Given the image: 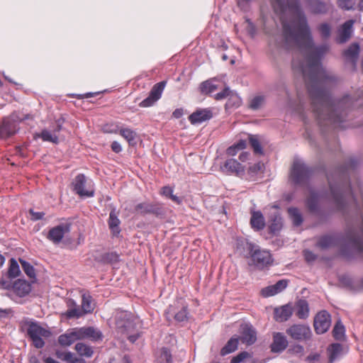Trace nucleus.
Returning a JSON list of instances; mask_svg holds the SVG:
<instances>
[{"label":"nucleus","mask_w":363,"mask_h":363,"mask_svg":"<svg viewBox=\"0 0 363 363\" xmlns=\"http://www.w3.org/2000/svg\"><path fill=\"white\" fill-rule=\"evenodd\" d=\"M62 125L58 121L57 128L53 130H43L40 133H35L34 138H42L43 141L46 142H51L52 143H58V135L57 133L61 130Z\"/></svg>","instance_id":"nucleus-16"},{"label":"nucleus","mask_w":363,"mask_h":363,"mask_svg":"<svg viewBox=\"0 0 363 363\" xmlns=\"http://www.w3.org/2000/svg\"><path fill=\"white\" fill-rule=\"evenodd\" d=\"M138 213L145 214L152 211V206L147 203H141L138 204L135 208Z\"/></svg>","instance_id":"nucleus-46"},{"label":"nucleus","mask_w":363,"mask_h":363,"mask_svg":"<svg viewBox=\"0 0 363 363\" xmlns=\"http://www.w3.org/2000/svg\"><path fill=\"white\" fill-rule=\"evenodd\" d=\"M79 340L77 328H72L66 331L65 333L58 337V343L64 347H67Z\"/></svg>","instance_id":"nucleus-17"},{"label":"nucleus","mask_w":363,"mask_h":363,"mask_svg":"<svg viewBox=\"0 0 363 363\" xmlns=\"http://www.w3.org/2000/svg\"><path fill=\"white\" fill-rule=\"evenodd\" d=\"M223 170L228 173L240 174L244 172V167L237 160L229 159L225 161L223 167Z\"/></svg>","instance_id":"nucleus-24"},{"label":"nucleus","mask_w":363,"mask_h":363,"mask_svg":"<svg viewBox=\"0 0 363 363\" xmlns=\"http://www.w3.org/2000/svg\"><path fill=\"white\" fill-rule=\"evenodd\" d=\"M230 93H231V91L229 89L228 87H226L221 92L216 94L215 95V99L216 100H222L226 97H228Z\"/></svg>","instance_id":"nucleus-52"},{"label":"nucleus","mask_w":363,"mask_h":363,"mask_svg":"<svg viewBox=\"0 0 363 363\" xmlns=\"http://www.w3.org/2000/svg\"><path fill=\"white\" fill-rule=\"evenodd\" d=\"M119 133L120 135L124 138L130 145H133L135 143L137 134L134 130L130 128H121L120 129Z\"/></svg>","instance_id":"nucleus-35"},{"label":"nucleus","mask_w":363,"mask_h":363,"mask_svg":"<svg viewBox=\"0 0 363 363\" xmlns=\"http://www.w3.org/2000/svg\"><path fill=\"white\" fill-rule=\"evenodd\" d=\"M330 195L337 208H342L345 205V195L340 186H335L330 183Z\"/></svg>","instance_id":"nucleus-22"},{"label":"nucleus","mask_w":363,"mask_h":363,"mask_svg":"<svg viewBox=\"0 0 363 363\" xmlns=\"http://www.w3.org/2000/svg\"><path fill=\"white\" fill-rule=\"evenodd\" d=\"M252 227L255 230L263 229L265 221L262 213L260 211H253L250 219Z\"/></svg>","instance_id":"nucleus-29"},{"label":"nucleus","mask_w":363,"mask_h":363,"mask_svg":"<svg viewBox=\"0 0 363 363\" xmlns=\"http://www.w3.org/2000/svg\"><path fill=\"white\" fill-rule=\"evenodd\" d=\"M250 357V354L247 352H242L237 356L234 357L230 363H240L244 361L246 358Z\"/></svg>","instance_id":"nucleus-51"},{"label":"nucleus","mask_w":363,"mask_h":363,"mask_svg":"<svg viewBox=\"0 0 363 363\" xmlns=\"http://www.w3.org/2000/svg\"><path fill=\"white\" fill-rule=\"evenodd\" d=\"M247 249L250 251L251 261L258 268H263L272 262L271 254L269 251L255 249L252 244L247 243Z\"/></svg>","instance_id":"nucleus-5"},{"label":"nucleus","mask_w":363,"mask_h":363,"mask_svg":"<svg viewBox=\"0 0 363 363\" xmlns=\"http://www.w3.org/2000/svg\"><path fill=\"white\" fill-rule=\"evenodd\" d=\"M319 29L323 38H328L330 35V28L328 24L324 23L320 25Z\"/></svg>","instance_id":"nucleus-53"},{"label":"nucleus","mask_w":363,"mask_h":363,"mask_svg":"<svg viewBox=\"0 0 363 363\" xmlns=\"http://www.w3.org/2000/svg\"><path fill=\"white\" fill-rule=\"evenodd\" d=\"M75 350L80 356L86 357H91L94 353L91 347L82 342H78L75 345Z\"/></svg>","instance_id":"nucleus-33"},{"label":"nucleus","mask_w":363,"mask_h":363,"mask_svg":"<svg viewBox=\"0 0 363 363\" xmlns=\"http://www.w3.org/2000/svg\"><path fill=\"white\" fill-rule=\"evenodd\" d=\"M56 357L67 363H85L83 359L77 357L74 354L71 352L57 351Z\"/></svg>","instance_id":"nucleus-26"},{"label":"nucleus","mask_w":363,"mask_h":363,"mask_svg":"<svg viewBox=\"0 0 363 363\" xmlns=\"http://www.w3.org/2000/svg\"><path fill=\"white\" fill-rule=\"evenodd\" d=\"M172 194H173V189H172V188H171L169 186H164L162 189V194L167 197H169Z\"/></svg>","instance_id":"nucleus-60"},{"label":"nucleus","mask_w":363,"mask_h":363,"mask_svg":"<svg viewBox=\"0 0 363 363\" xmlns=\"http://www.w3.org/2000/svg\"><path fill=\"white\" fill-rule=\"evenodd\" d=\"M353 20L346 21L338 30L337 42L342 43L350 39L352 33Z\"/></svg>","instance_id":"nucleus-20"},{"label":"nucleus","mask_w":363,"mask_h":363,"mask_svg":"<svg viewBox=\"0 0 363 363\" xmlns=\"http://www.w3.org/2000/svg\"><path fill=\"white\" fill-rule=\"evenodd\" d=\"M228 102L226 103V107L227 108H231V107H238L241 104V99L240 97L233 91H231V93L228 96Z\"/></svg>","instance_id":"nucleus-44"},{"label":"nucleus","mask_w":363,"mask_h":363,"mask_svg":"<svg viewBox=\"0 0 363 363\" xmlns=\"http://www.w3.org/2000/svg\"><path fill=\"white\" fill-rule=\"evenodd\" d=\"M286 332L292 339L298 341L308 340L312 335L309 326L304 324H294L287 328Z\"/></svg>","instance_id":"nucleus-7"},{"label":"nucleus","mask_w":363,"mask_h":363,"mask_svg":"<svg viewBox=\"0 0 363 363\" xmlns=\"http://www.w3.org/2000/svg\"><path fill=\"white\" fill-rule=\"evenodd\" d=\"M13 292L19 297H24L31 291V285L26 281L18 279L13 285Z\"/></svg>","instance_id":"nucleus-21"},{"label":"nucleus","mask_w":363,"mask_h":363,"mask_svg":"<svg viewBox=\"0 0 363 363\" xmlns=\"http://www.w3.org/2000/svg\"><path fill=\"white\" fill-rule=\"evenodd\" d=\"M265 101L264 96L262 95H257L254 96L250 102L249 107L252 110H257L262 107Z\"/></svg>","instance_id":"nucleus-43"},{"label":"nucleus","mask_w":363,"mask_h":363,"mask_svg":"<svg viewBox=\"0 0 363 363\" xmlns=\"http://www.w3.org/2000/svg\"><path fill=\"white\" fill-rule=\"evenodd\" d=\"M345 330L344 325L342 324L340 321H338L335 324L333 330L335 339L338 340L343 339V337H345Z\"/></svg>","instance_id":"nucleus-42"},{"label":"nucleus","mask_w":363,"mask_h":363,"mask_svg":"<svg viewBox=\"0 0 363 363\" xmlns=\"http://www.w3.org/2000/svg\"><path fill=\"white\" fill-rule=\"evenodd\" d=\"M31 219L34 220H40L43 218L45 213L43 212H35L32 209L30 210Z\"/></svg>","instance_id":"nucleus-56"},{"label":"nucleus","mask_w":363,"mask_h":363,"mask_svg":"<svg viewBox=\"0 0 363 363\" xmlns=\"http://www.w3.org/2000/svg\"><path fill=\"white\" fill-rule=\"evenodd\" d=\"M245 147L246 141L245 140H240L237 143L227 149V153L228 155L234 156L239 150L245 149Z\"/></svg>","instance_id":"nucleus-39"},{"label":"nucleus","mask_w":363,"mask_h":363,"mask_svg":"<svg viewBox=\"0 0 363 363\" xmlns=\"http://www.w3.org/2000/svg\"><path fill=\"white\" fill-rule=\"evenodd\" d=\"M169 198H170L174 202H175L178 204L181 203V202H182V199L174 195L173 194Z\"/></svg>","instance_id":"nucleus-63"},{"label":"nucleus","mask_w":363,"mask_h":363,"mask_svg":"<svg viewBox=\"0 0 363 363\" xmlns=\"http://www.w3.org/2000/svg\"><path fill=\"white\" fill-rule=\"evenodd\" d=\"M73 307H70L66 313L68 318H79L85 314L82 309L79 308L74 302H72Z\"/></svg>","instance_id":"nucleus-41"},{"label":"nucleus","mask_w":363,"mask_h":363,"mask_svg":"<svg viewBox=\"0 0 363 363\" xmlns=\"http://www.w3.org/2000/svg\"><path fill=\"white\" fill-rule=\"evenodd\" d=\"M286 337L281 333L273 334V341L270 345L271 351L275 353L283 352L288 346Z\"/></svg>","instance_id":"nucleus-15"},{"label":"nucleus","mask_w":363,"mask_h":363,"mask_svg":"<svg viewBox=\"0 0 363 363\" xmlns=\"http://www.w3.org/2000/svg\"><path fill=\"white\" fill-rule=\"evenodd\" d=\"M320 356L318 353H313L308 355L306 360L310 363H317L320 361Z\"/></svg>","instance_id":"nucleus-55"},{"label":"nucleus","mask_w":363,"mask_h":363,"mask_svg":"<svg viewBox=\"0 0 363 363\" xmlns=\"http://www.w3.org/2000/svg\"><path fill=\"white\" fill-rule=\"evenodd\" d=\"M69 231V227L66 224H61L51 228L48 233V238L55 244L61 242L65 233Z\"/></svg>","instance_id":"nucleus-14"},{"label":"nucleus","mask_w":363,"mask_h":363,"mask_svg":"<svg viewBox=\"0 0 363 363\" xmlns=\"http://www.w3.org/2000/svg\"><path fill=\"white\" fill-rule=\"evenodd\" d=\"M293 313L292 306L289 304L284 305L280 308H275L274 318L279 322L287 320Z\"/></svg>","instance_id":"nucleus-23"},{"label":"nucleus","mask_w":363,"mask_h":363,"mask_svg":"<svg viewBox=\"0 0 363 363\" xmlns=\"http://www.w3.org/2000/svg\"><path fill=\"white\" fill-rule=\"evenodd\" d=\"M338 5L345 10L352 9L354 6L353 0H338Z\"/></svg>","instance_id":"nucleus-50"},{"label":"nucleus","mask_w":363,"mask_h":363,"mask_svg":"<svg viewBox=\"0 0 363 363\" xmlns=\"http://www.w3.org/2000/svg\"><path fill=\"white\" fill-rule=\"evenodd\" d=\"M94 307L91 301V297L89 295L84 294L82 296V309L84 313H91Z\"/></svg>","instance_id":"nucleus-37"},{"label":"nucleus","mask_w":363,"mask_h":363,"mask_svg":"<svg viewBox=\"0 0 363 363\" xmlns=\"http://www.w3.org/2000/svg\"><path fill=\"white\" fill-rule=\"evenodd\" d=\"M239 340L240 338L237 335L232 337L228 341L226 345L222 348L220 351L221 355L225 356L228 354L233 352L238 348Z\"/></svg>","instance_id":"nucleus-32"},{"label":"nucleus","mask_w":363,"mask_h":363,"mask_svg":"<svg viewBox=\"0 0 363 363\" xmlns=\"http://www.w3.org/2000/svg\"><path fill=\"white\" fill-rule=\"evenodd\" d=\"M45 363H60L59 362L56 361L55 359L51 358V357H47L44 360Z\"/></svg>","instance_id":"nucleus-64"},{"label":"nucleus","mask_w":363,"mask_h":363,"mask_svg":"<svg viewBox=\"0 0 363 363\" xmlns=\"http://www.w3.org/2000/svg\"><path fill=\"white\" fill-rule=\"evenodd\" d=\"M304 257L308 262H313L317 256L311 251L306 250L303 252Z\"/></svg>","instance_id":"nucleus-54"},{"label":"nucleus","mask_w":363,"mask_h":363,"mask_svg":"<svg viewBox=\"0 0 363 363\" xmlns=\"http://www.w3.org/2000/svg\"><path fill=\"white\" fill-rule=\"evenodd\" d=\"M288 285L286 279L279 280L275 284L269 286L262 289V294L264 297L272 296L284 290Z\"/></svg>","instance_id":"nucleus-19"},{"label":"nucleus","mask_w":363,"mask_h":363,"mask_svg":"<svg viewBox=\"0 0 363 363\" xmlns=\"http://www.w3.org/2000/svg\"><path fill=\"white\" fill-rule=\"evenodd\" d=\"M161 358L165 359L167 363H169L171 360V354L167 349H163L161 354Z\"/></svg>","instance_id":"nucleus-57"},{"label":"nucleus","mask_w":363,"mask_h":363,"mask_svg":"<svg viewBox=\"0 0 363 363\" xmlns=\"http://www.w3.org/2000/svg\"><path fill=\"white\" fill-rule=\"evenodd\" d=\"M283 226L282 218L279 212L278 206H273L271 207L270 218H269V230L276 234L279 233Z\"/></svg>","instance_id":"nucleus-12"},{"label":"nucleus","mask_w":363,"mask_h":363,"mask_svg":"<svg viewBox=\"0 0 363 363\" xmlns=\"http://www.w3.org/2000/svg\"><path fill=\"white\" fill-rule=\"evenodd\" d=\"M215 79L206 80L200 85V90L202 94H211L217 89V86L213 84Z\"/></svg>","instance_id":"nucleus-36"},{"label":"nucleus","mask_w":363,"mask_h":363,"mask_svg":"<svg viewBox=\"0 0 363 363\" xmlns=\"http://www.w3.org/2000/svg\"><path fill=\"white\" fill-rule=\"evenodd\" d=\"M99 94V92H88L84 94H73L72 96H76L78 99H84V98L88 99V98L92 97L94 96H96Z\"/></svg>","instance_id":"nucleus-58"},{"label":"nucleus","mask_w":363,"mask_h":363,"mask_svg":"<svg viewBox=\"0 0 363 363\" xmlns=\"http://www.w3.org/2000/svg\"><path fill=\"white\" fill-rule=\"evenodd\" d=\"M350 245L354 250L363 253V240L353 238L350 240Z\"/></svg>","instance_id":"nucleus-49"},{"label":"nucleus","mask_w":363,"mask_h":363,"mask_svg":"<svg viewBox=\"0 0 363 363\" xmlns=\"http://www.w3.org/2000/svg\"><path fill=\"white\" fill-rule=\"evenodd\" d=\"M20 262L21 264L24 272L27 274V276L29 277L30 278H34L35 276V273L33 267L26 261L22 259L20 260Z\"/></svg>","instance_id":"nucleus-45"},{"label":"nucleus","mask_w":363,"mask_h":363,"mask_svg":"<svg viewBox=\"0 0 363 363\" xmlns=\"http://www.w3.org/2000/svg\"><path fill=\"white\" fill-rule=\"evenodd\" d=\"M239 337L241 342L247 345L254 344L257 340V333L253 327L247 323H243L240 325Z\"/></svg>","instance_id":"nucleus-11"},{"label":"nucleus","mask_w":363,"mask_h":363,"mask_svg":"<svg viewBox=\"0 0 363 363\" xmlns=\"http://www.w3.org/2000/svg\"><path fill=\"white\" fill-rule=\"evenodd\" d=\"M322 198V195L315 193L313 190L309 189V195L307 198L306 203L311 211L315 212L318 210V203Z\"/></svg>","instance_id":"nucleus-27"},{"label":"nucleus","mask_w":363,"mask_h":363,"mask_svg":"<svg viewBox=\"0 0 363 363\" xmlns=\"http://www.w3.org/2000/svg\"><path fill=\"white\" fill-rule=\"evenodd\" d=\"M295 313L300 319H305L308 316V304L305 300H299L295 306Z\"/></svg>","instance_id":"nucleus-28"},{"label":"nucleus","mask_w":363,"mask_h":363,"mask_svg":"<svg viewBox=\"0 0 363 363\" xmlns=\"http://www.w3.org/2000/svg\"><path fill=\"white\" fill-rule=\"evenodd\" d=\"M274 11L280 15L283 26V45L298 47L303 57V62L294 60V69L300 71L306 81L311 103H352L349 96L342 99H333L329 89L335 78L325 70L320 60L328 50L326 44L313 45L306 18L298 0H271Z\"/></svg>","instance_id":"nucleus-1"},{"label":"nucleus","mask_w":363,"mask_h":363,"mask_svg":"<svg viewBox=\"0 0 363 363\" xmlns=\"http://www.w3.org/2000/svg\"><path fill=\"white\" fill-rule=\"evenodd\" d=\"M311 176V170L308 167L300 160L294 162L290 179L295 185L304 186L308 184Z\"/></svg>","instance_id":"nucleus-3"},{"label":"nucleus","mask_w":363,"mask_h":363,"mask_svg":"<svg viewBox=\"0 0 363 363\" xmlns=\"http://www.w3.org/2000/svg\"><path fill=\"white\" fill-rule=\"evenodd\" d=\"M21 120L16 114L5 118L0 126V138H7L14 135L18 130V123Z\"/></svg>","instance_id":"nucleus-8"},{"label":"nucleus","mask_w":363,"mask_h":363,"mask_svg":"<svg viewBox=\"0 0 363 363\" xmlns=\"http://www.w3.org/2000/svg\"><path fill=\"white\" fill-rule=\"evenodd\" d=\"M249 139H250V145H251L252 147L253 148L255 153L262 154V146H261L258 139L257 138V137L254 136V135H250Z\"/></svg>","instance_id":"nucleus-47"},{"label":"nucleus","mask_w":363,"mask_h":363,"mask_svg":"<svg viewBox=\"0 0 363 363\" xmlns=\"http://www.w3.org/2000/svg\"><path fill=\"white\" fill-rule=\"evenodd\" d=\"M28 334L31 338L34 346L40 349L45 345L43 338L50 337L51 333L36 323H31L28 328Z\"/></svg>","instance_id":"nucleus-6"},{"label":"nucleus","mask_w":363,"mask_h":363,"mask_svg":"<svg viewBox=\"0 0 363 363\" xmlns=\"http://www.w3.org/2000/svg\"><path fill=\"white\" fill-rule=\"evenodd\" d=\"M166 85V82H160L153 86L149 96L140 103V107H150L152 106L157 101H158L162 96L164 89Z\"/></svg>","instance_id":"nucleus-9"},{"label":"nucleus","mask_w":363,"mask_h":363,"mask_svg":"<svg viewBox=\"0 0 363 363\" xmlns=\"http://www.w3.org/2000/svg\"><path fill=\"white\" fill-rule=\"evenodd\" d=\"M20 272L21 271L18 262L16 259H11L10 260V266L8 270V277L10 279H14L19 275Z\"/></svg>","instance_id":"nucleus-38"},{"label":"nucleus","mask_w":363,"mask_h":363,"mask_svg":"<svg viewBox=\"0 0 363 363\" xmlns=\"http://www.w3.org/2000/svg\"><path fill=\"white\" fill-rule=\"evenodd\" d=\"M73 189L81 197H92L94 194V184L84 174H78L72 182Z\"/></svg>","instance_id":"nucleus-4"},{"label":"nucleus","mask_w":363,"mask_h":363,"mask_svg":"<svg viewBox=\"0 0 363 363\" xmlns=\"http://www.w3.org/2000/svg\"><path fill=\"white\" fill-rule=\"evenodd\" d=\"M188 312L186 306H183L180 311L174 315V318L178 322H184L188 319Z\"/></svg>","instance_id":"nucleus-48"},{"label":"nucleus","mask_w":363,"mask_h":363,"mask_svg":"<svg viewBox=\"0 0 363 363\" xmlns=\"http://www.w3.org/2000/svg\"><path fill=\"white\" fill-rule=\"evenodd\" d=\"M330 325V316L325 311L318 313L314 319V328L318 334L325 333Z\"/></svg>","instance_id":"nucleus-10"},{"label":"nucleus","mask_w":363,"mask_h":363,"mask_svg":"<svg viewBox=\"0 0 363 363\" xmlns=\"http://www.w3.org/2000/svg\"><path fill=\"white\" fill-rule=\"evenodd\" d=\"M79 340L89 339L91 341H97L102 338V334L99 330L94 327L77 328Z\"/></svg>","instance_id":"nucleus-13"},{"label":"nucleus","mask_w":363,"mask_h":363,"mask_svg":"<svg viewBox=\"0 0 363 363\" xmlns=\"http://www.w3.org/2000/svg\"><path fill=\"white\" fill-rule=\"evenodd\" d=\"M111 149L113 152L118 153V152H121L122 147L118 142L114 141L111 144Z\"/></svg>","instance_id":"nucleus-59"},{"label":"nucleus","mask_w":363,"mask_h":363,"mask_svg":"<svg viewBox=\"0 0 363 363\" xmlns=\"http://www.w3.org/2000/svg\"><path fill=\"white\" fill-rule=\"evenodd\" d=\"M212 116L213 113L211 109L203 108L197 110L191 113L189 117V120L192 124H197L209 120Z\"/></svg>","instance_id":"nucleus-18"},{"label":"nucleus","mask_w":363,"mask_h":363,"mask_svg":"<svg viewBox=\"0 0 363 363\" xmlns=\"http://www.w3.org/2000/svg\"><path fill=\"white\" fill-rule=\"evenodd\" d=\"M120 223L121 221L115 211H111L108 218V225L113 235H118L120 233Z\"/></svg>","instance_id":"nucleus-30"},{"label":"nucleus","mask_w":363,"mask_h":363,"mask_svg":"<svg viewBox=\"0 0 363 363\" xmlns=\"http://www.w3.org/2000/svg\"><path fill=\"white\" fill-rule=\"evenodd\" d=\"M359 52V46L357 43L351 45L347 50L345 51V57L347 60L351 61L354 66H355L356 61L358 58Z\"/></svg>","instance_id":"nucleus-31"},{"label":"nucleus","mask_w":363,"mask_h":363,"mask_svg":"<svg viewBox=\"0 0 363 363\" xmlns=\"http://www.w3.org/2000/svg\"><path fill=\"white\" fill-rule=\"evenodd\" d=\"M329 362L333 363L343 354V348L339 343H333L328 349Z\"/></svg>","instance_id":"nucleus-25"},{"label":"nucleus","mask_w":363,"mask_h":363,"mask_svg":"<svg viewBox=\"0 0 363 363\" xmlns=\"http://www.w3.org/2000/svg\"><path fill=\"white\" fill-rule=\"evenodd\" d=\"M335 239L334 237L331 235H325L319 239L317 245L321 248H327L335 245Z\"/></svg>","instance_id":"nucleus-40"},{"label":"nucleus","mask_w":363,"mask_h":363,"mask_svg":"<svg viewBox=\"0 0 363 363\" xmlns=\"http://www.w3.org/2000/svg\"><path fill=\"white\" fill-rule=\"evenodd\" d=\"M116 318L117 329L121 333H125L131 342H135L138 338V334H131V333L135 330L139 323V318L127 311L118 312Z\"/></svg>","instance_id":"nucleus-2"},{"label":"nucleus","mask_w":363,"mask_h":363,"mask_svg":"<svg viewBox=\"0 0 363 363\" xmlns=\"http://www.w3.org/2000/svg\"><path fill=\"white\" fill-rule=\"evenodd\" d=\"M317 7L313 9V11L317 13H323L325 11V6L323 3L316 2Z\"/></svg>","instance_id":"nucleus-61"},{"label":"nucleus","mask_w":363,"mask_h":363,"mask_svg":"<svg viewBox=\"0 0 363 363\" xmlns=\"http://www.w3.org/2000/svg\"><path fill=\"white\" fill-rule=\"evenodd\" d=\"M183 115V110L182 108H177L174 111L172 116L176 118H179Z\"/></svg>","instance_id":"nucleus-62"},{"label":"nucleus","mask_w":363,"mask_h":363,"mask_svg":"<svg viewBox=\"0 0 363 363\" xmlns=\"http://www.w3.org/2000/svg\"><path fill=\"white\" fill-rule=\"evenodd\" d=\"M288 213L294 225L298 226L302 223L303 218L298 208H289L288 209Z\"/></svg>","instance_id":"nucleus-34"}]
</instances>
